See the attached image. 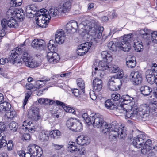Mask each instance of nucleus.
Listing matches in <instances>:
<instances>
[{"instance_id":"ddd939ff","label":"nucleus","mask_w":157,"mask_h":157,"mask_svg":"<svg viewBox=\"0 0 157 157\" xmlns=\"http://www.w3.org/2000/svg\"><path fill=\"white\" fill-rule=\"evenodd\" d=\"M109 62H108V61H107L105 62L104 60L100 61L99 63L96 62L95 63L94 65H96L97 66V67H94V71H93L92 72V75H93L94 74H95L98 73L101 75V71H104L108 69H109V65H108V64L109 63Z\"/></svg>"},{"instance_id":"5701e85b","label":"nucleus","mask_w":157,"mask_h":157,"mask_svg":"<svg viewBox=\"0 0 157 157\" xmlns=\"http://www.w3.org/2000/svg\"><path fill=\"white\" fill-rule=\"evenodd\" d=\"M78 27V25L77 22L74 20L71 21L67 23L66 27V30L69 33H71L76 31Z\"/></svg>"},{"instance_id":"7ed1b4c3","label":"nucleus","mask_w":157,"mask_h":157,"mask_svg":"<svg viewBox=\"0 0 157 157\" xmlns=\"http://www.w3.org/2000/svg\"><path fill=\"white\" fill-rule=\"evenodd\" d=\"M88 21L86 26V32L94 39L101 38L103 31V27L101 26H98L94 21L88 20Z\"/></svg>"},{"instance_id":"4c0bfd02","label":"nucleus","mask_w":157,"mask_h":157,"mask_svg":"<svg viewBox=\"0 0 157 157\" xmlns=\"http://www.w3.org/2000/svg\"><path fill=\"white\" fill-rule=\"evenodd\" d=\"M101 56L103 59H105V60L108 62H111L113 58L111 55L108 53L107 51H103L101 53Z\"/></svg>"},{"instance_id":"f8f14e48","label":"nucleus","mask_w":157,"mask_h":157,"mask_svg":"<svg viewBox=\"0 0 157 157\" xmlns=\"http://www.w3.org/2000/svg\"><path fill=\"white\" fill-rule=\"evenodd\" d=\"M2 27L3 29H6L8 27L10 28H16L18 26V24L13 17H8L6 19L3 18L1 21Z\"/></svg>"},{"instance_id":"58836bf2","label":"nucleus","mask_w":157,"mask_h":157,"mask_svg":"<svg viewBox=\"0 0 157 157\" xmlns=\"http://www.w3.org/2000/svg\"><path fill=\"white\" fill-rule=\"evenodd\" d=\"M151 147L149 146L143 145V148L141 149V152L144 154H147L148 156H150V153L151 152Z\"/></svg>"},{"instance_id":"c85d7f7f","label":"nucleus","mask_w":157,"mask_h":157,"mask_svg":"<svg viewBox=\"0 0 157 157\" xmlns=\"http://www.w3.org/2000/svg\"><path fill=\"white\" fill-rule=\"evenodd\" d=\"M23 126H26L25 129L28 130L29 132L33 133L35 130V127L34 126L32 122H29L28 121H24L23 122Z\"/></svg>"},{"instance_id":"c9c22d12","label":"nucleus","mask_w":157,"mask_h":157,"mask_svg":"<svg viewBox=\"0 0 157 157\" xmlns=\"http://www.w3.org/2000/svg\"><path fill=\"white\" fill-rule=\"evenodd\" d=\"M40 63H37L34 60L31 59H29L28 62H26L25 65L29 67L34 68L38 66Z\"/></svg>"},{"instance_id":"338daca9","label":"nucleus","mask_w":157,"mask_h":157,"mask_svg":"<svg viewBox=\"0 0 157 157\" xmlns=\"http://www.w3.org/2000/svg\"><path fill=\"white\" fill-rule=\"evenodd\" d=\"M78 149H79V150H77V152H78L80 155H84L86 152L85 148L83 147L82 146L79 147Z\"/></svg>"},{"instance_id":"37998d69","label":"nucleus","mask_w":157,"mask_h":157,"mask_svg":"<svg viewBox=\"0 0 157 157\" xmlns=\"http://www.w3.org/2000/svg\"><path fill=\"white\" fill-rule=\"evenodd\" d=\"M22 2V0H11L10 5L11 7H17L21 5Z\"/></svg>"},{"instance_id":"7c9ffc66","label":"nucleus","mask_w":157,"mask_h":157,"mask_svg":"<svg viewBox=\"0 0 157 157\" xmlns=\"http://www.w3.org/2000/svg\"><path fill=\"white\" fill-rule=\"evenodd\" d=\"M140 90L141 94L145 96L150 95L152 92V88L146 85L142 86Z\"/></svg>"},{"instance_id":"f03ea898","label":"nucleus","mask_w":157,"mask_h":157,"mask_svg":"<svg viewBox=\"0 0 157 157\" xmlns=\"http://www.w3.org/2000/svg\"><path fill=\"white\" fill-rule=\"evenodd\" d=\"M150 109L154 111H157L156 103H151L150 106L147 105H141L138 107V111H135L134 113H128L127 116L129 117H131L133 120L140 119L145 121L149 116Z\"/></svg>"},{"instance_id":"412c9836","label":"nucleus","mask_w":157,"mask_h":157,"mask_svg":"<svg viewBox=\"0 0 157 157\" xmlns=\"http://www.w3.org/2000/svg\"><path fill=\"white\" fill-rule=\"evenodd\" d=\"M49 62L51 63L55 64L60 60V57L59 55L56 52H49L48 53L47 56Z\"/></svg>"},{"instance_id":"603ef678","label":"nucleus","mask_w":157,"mask_h":157,"mask_svg":"<svg viewBox=\"0 0 157 157\" xmlns=\"http://www.w3.org/2000/svg\"><path fill=\"white\" fill-rule=\"evenodd\" d=\"M108 48L110 50L115 51L116 50L117 46L113 41H110L107 45Z\"/></svg>"},{"instance_id":"2f4dec72","label":"nucleus","mask_w":157,"mask_h":157,"mask_svg":"<svg viewBox=\"0 0 157 157\" xmlns=\"http://www.w3.org/2000/svg\"><path fill=\"white\" fill-rule=\"evenodd\" d=\"M49 134L48 131H43L39 134V139L43 141H47L49 139Z\"/></svg>"},{"instance_id":"e433bc0d","label":"nucleus","mask_w":157,"mask_h":157,"mask_svg":"<svg viewBox=\"0 0 157 157\" xmlns=\"http://www.w3.org/2000/svg\"><path fill=\"white\" fill-rule=\"evenodd\" d=\"M114 103L111 99L106 100L105 103V106L108 109L111 110H114L115 105Z\"/></svg>"},{"instance_id":"052dcab7","label":"nucleus","mask_w":157,"mask_h":157,"mask_svg":"<svg viewBox=\"0 0 157 157\" xmlns=\"http://www.w3.org/2000/svg\"><path fill=\"white\" fill-rule=\"evenodd\" d=\"M25 11L27 14H34L35 13L34 10L32 9V7L29 6H27L25 10Z\"/></svg>"},{"instance_id":"bb28decb","label":"nucleus","mask_w":157,"mask_h":157,"mask_svg":"<svg viewBox=\"0 0 157 157\" xmlns=\"http://www.w3.org/2000/svg\"><path fill=\"white\" fill-rule=\"evenodd\" d=\"M56 103L57 105L62 106L66 112L71 113L72 114L75 113V109L69 107L67 105L57 100L56 101Z\"/></svg>"},{"instance_id":"8fccbe9b","label":"nucleus","mask_w":157,"mask_h":157,"mask_svg":"<svg viewBox=\"0 0 157 157\" xmlns=\"http://www.w3.org/2000/svg\"><path fill=\"white\" fill-rule=\"evenodd\" d=\"M22 58V59L23 61V62H22V63H24L25 65L26 62H28V61L31 59L29 55L26 52H24L23 53Z\"/></svg>"},{"instance_id":"4d7b16f0","label":"nucleus","mask_w":157,"mask_h":157,"mask_svg":"<svg viewBox=\"0 0 157 157\" xmlns=\"http://www.w3.org/2000/svg\"><path fill=\"white\" fill-rule=\"evenodd\" d=\"M146 78L148 83L150 84H153L155 82L156 80V75L151 76H149L148 78L147 76H146Z\"/></svg>"},{"instance_id":"2eb2a0df","label":"nucleus","mask_w":157,"mask_h":157,"mask_svg":"<svg viewBox=\"0 0 157 157\" xmlns=\"http://www.w3.org/2000/svg\"><path fill=\"white\" fill-rule=\"evenodd\" d=\"M130 80L133 84L138 85L142 82L141 74L138 71H132L130 73Z\"/></svg>"},{"instance_id":"3c124183","label":"nucleus","mask_w":157,"mask_h":157,"mask_svg":"<svg viewBox=\"0 0 157 157\" xmlns=\"http://www.w3.org/2000/svg\"><path fill=\"white\" fill-rule=\"evenodd\" d=\"M126 64L130 68H133L136 65V62L133 60H129L126 62Z\"/></svg>"},{"instance_id":"cd10ccee","label":"nucleus","mask_w":157,"mask_h":157,"mask_svg":"<svg viewBox=\"0 0 157 157\" xmlns=\"http://www.w3.org/2000/svg\"><path fill=\"white\" fill-rule=\"evenodd\" d=\"M71 6V2L70 1H67L64 2L62 6L59 8L61 13H65L69 11Z\"/></svg>"},{"instance_id":"9b49d317","label":"nucleus","mask_w":157,"mask_h":157,"mask_svg":"<svg viewBox=\"0 0 157 157\" xmlns=\"http://www.w3.org/2000/svg\"><path fill=\"white\" fill-rule=\"evenodd\" d=\"M122 85L121 80L115 76H112L109 79L108 83V86L109 89L111 90L115 91L118 90Z\"/></svg>"},{"instance_id":"423d86ee","label":"nucleus","mask_w":157,"mask_h":157,"mask_svg":"<svg viewBox=\"0 0 157 157\" xmlns=\"http://www.w3.org/2000/svg\"><path fill=\"white\" fill-rule=\"evenodd\" d=\"M133 100L134 99L133 98L127 95H124L121 97V100H122V101L121 102L126 105H127V106L130 108V109H132L133 110H131L130 112L126 113V116L127 117L131 119H132L131 117H129L127 116L128 113H135V111H138V107H137V104L135 103Z\"/></svg>"},{"instance_id":"39448f33","label":"nucleus","mask_w":157,"mask_h":157,"mask_svg":"<svg viewBox=\"0 0 157 157\" xmlns=\"http://www.w3.org/2000/svg\"><path fill=\"white\" fill-rule=\"evenodd\" d=\"M47 10L45 9H42L36 13V18L38 17L36 20V22L37 25L42 28L47 27L49 22L50 19L47 18Z\"/></svg>"},{"instance_id":"f704fd0d","label":"nucleus","mask_w":157,"mask_h":157,"mask_svg":"<svg viewBox=\"0 0 157 157\" xmlns=\"http://www.w3.org/2000/svg\"><path fill=\"white\" fill-rule=\"evenodd\" d=\"M38 101L40 104L44 105H51L53 104L54 103V101L44 98L39 99Z\"/></svg>"},{"instance_id":"774afa93","label":"nucleus","mask_w":157,"mask_h":157,"mask_svg":"<svg viewBox=\"0 0 157 157\" xmlns=\"http://www.w3.org/2000/svg\"><path fill=\"white\" fill-rule=\"evenodd\" d=\"M154 71H152L151 69H149L147 70L146 72V77L147 76V77L148 78L149 76L155 75L154 74Z\"/></svg>"},{"instance_id":"20e7f679","label":"nucleus","mask_w":157,"mask_h":157,"mask_svg":"<svg viewBox=\"0 0 157 157\" xmlns=\"http://www.w3.org/2000/svg\"><path fill=\"white\" fill-rule=\"evenodd\" d=\"M134 36L133 34L130 33L121 37V41L117 43V47L124 52L129 51L131 49L130 42L133 40Z\"/></svg>"},{"instance_id":"c756f323","label":"nucleus","mask_w":157,"mask_h":157,"mask_svg":"<svg viewBox=\"0 0 157 157\" xmlns=\"http://www.w3.org/2000/svg\"><path fill=\"white\" fill-rule=\"evenodd\" d=\"M45 42L41 39H35L32 41L31 45L34 48H38L43 47L44 45Z\"/></svg>"},{"instance_id":"f257e3e1","label":"nucleus","mask_w":157,"mask_h":157,"mask_svg":"<svg viewBox=\"0 0 157 157\" xmlns=\"http://www.w3.org/2000/svg\"><path fill=\"white\" fill-rule=\"evenodd\" d=\"M101 128L103 133H109V138L111 140H113L118 137L123 140L126 135L124 130V126L118 124L116 121L109 124L104 121Z\"/></svg>"},{"instance_id":"f3484780","label":"nucleus","mask_w":157,"mask_h":157,"mask_svg":"<svg viewBox=\"0 0 157 157\" xmlns=\"http://www.w3.org/2000/svg\"><path fill=\"white\" fill-rule=\"evenodd\" d=\"M92 44L89 42L81 44L78 47L77 53L80 56H83L87 53L91 47Z\"/></svg>"},{"instance_id":"5fc2aeb1","label":"nucleus","mask_w":157,"mask_h":157,"mask_svg":"<svg viewBox=\"0 0 157 157\" xmlns=\"http://www.w3.org/2000/svg\"><path fill=\"white\" fill-rule=\"evenodd\" d=\"M111 99L113 102L117 101L119 100L120 98V95L117 93H115L112 94L111 96Z\"/></svg>"},{"instance_id":"aec40b11","label":"nucleus","mask_w":157,"mask_h":157,"mask_svg":"<svg viewBox=\"0 0 157 157\" xmlns=\"http://www.w3.org/2000/svg\"><path fill=\"white\" fill-rule=\"evenodd\" d=\"M65 36L64 32L62 29L58 30L55 35L56 42L59 44H62L64 42Z\"/></svg>"},{"instance_id":"69168bd1","label":"nucleus","mask_w":157,"mask_h":157,"mask_svg":"<svg viewBox=\"0 0 157 157\" xmlns=\"http://www.w3.org/2000/svg\"><path fill=\"white\" fill-rule=\"evenodd\" d=\"M117 75H115L113 76L116 77V78L120 79L123 77L124 76V74L123 71L121 69H120L119 71H118L117 72Z\"/></svg>"},{"instance_id":"680f3d73","label":"nucleus","mask_w":157,"mask_h":157,"mask_svg":"<svg viewBox=\"0 0 157 157\" xmlns=\"http://www.w3.org/2000/svg\"><path fill=\"white\" fill-rule=\"evenodd\" d=\"M50 80L49 78H47L44 80H37L36 82V83L37 85V86L40 87L42 84H40V82H43L45 84L46 82L49 81Z\"/></svg>"},{"instance_id":"0eeeda50","label":"nucleus","mask_w":157,"mask_h":157,"mask_svg":"<svg viewBox=\"0 0 157 157\" xmlns=\"http://www.w3.org/2000/svg\"><path fill=\"white\" fill-rule=\"evenodd\" d=\"M90 117H91L90 124L94 128H101L105 121L103 116L99 113L94 112L91 113Z\"/></svg>"},{"instance_id":"a19ab883","label":"nucleus","mask_w":157,"mask_h":157,"mask_svg":"<svg viewBox=\"0 0 157 157\" xmlns=\"http://www.w3.org/2000/svg\"><path fill=\"white\" fill-rule=\"evenodd\" d=\"M77 83L78 86L79 87L82 92H84L85 84L84 81L81 78H79L77 80Z\"/></svg>"},{"instance_id":"864d4df0","label":"nucleus","mask_w":157,"mask_h":157,"mask_svg":"<svg viewBox=\"0 0 157 157\" xmlns=\"http://www.w3.org/2000/svg\"><path fill=\"white\" fill-rule=\"evenodd\" d=\"M88 21V20H85L83 21L82 22L78 25V27L79 29H83L85 31V33H87V32H86V26L87 25V23Z\"/></svg>"},{"instance_id":"393cba45","label":"nucleus","mask_w":157,"mask_h":157,"mask_svg":"<svg viewBox=\"0 0 157 157\" xmlns=\"http://www.w3.org/2000/svg\"><path fill=\"white\" fill-rule=\"evenodd\" d=\"M77 143L78 144L83 145L87 144L90 142V140L88 137L83 135L78 136L76 139Z\"/></svg>"},{"instance_id":"0e129e2a","label":"nucleus","mask_w":157,"mask_h":157,"mask_svg":"<svg viewBox=\"0 0 157 157\" xmlns=\"http://www.w3.org/2000/svg\"><path fill=\"white\" fill-rule=\"evenodd\" d=\"M32 93V92L31 91H29L27 94L26 95L25 97L24 103H23V105L24 106H25L26 104L28 99L30 97Z\"/></svg>"},{"instance_id":"72a5a7b5","label":"nucleus","mask_w":157,"mask_h":157,"mask_svg":"<svg viewBox=\"0 0 157 157\" xmlns=\"http://www.w3.org/2000/svg\"><path fill=\"white\" fill-rule=\"evenodd\" d=\"M134 47L135 49V50L137 52H140L143 49V46L140 42L139 41V39H136L133 40Z\"/></svg>"},{"instance_id":"9d476101","label":"nucleus","mask_w":157,"mask_h":157,"mask_svg":"<svg viewBox=\"0 0 157 157\" xmlns=\"http://www.w3.org/2000/svg\"><path fill=\"white\" fill-rule=\"evenodd\" d=\"M22 53V49L20 48L17 47L15 51L12 50L11 52L10 55L9 56L8 58L9 62L13 64L17 63L18 66H20L22 64V61L20 59L17 61L18 56L20 55Z\"/></svg>"},{"instance_id":"a878e982","label":"nucleus","mask_w":157,"mask_h":157,"mask_svg":"<svg viewBox=\"0 0 157 157\" xmlns=\"http://www.w3.org/2000/svg\"><path fill=\"white\" fill-rule=\"evenodd\" d=\"M10 104L7 101L3 102L0 103V113H5L9 111L11 108Z\"/></svg>"},{"instance_id":"dca6fc26","label":"nucleus","mask_w":157,"mask_h":157,"mask_svg":"<svg viewBox=\"0 0 157 157\" xmlns=\"http://www.w3.org/2000/svg\"><path fill=\"white\" fill-rule=\"evenodd\" d=\"M29 148L30 154L32 155L30 157H40L43 154L42 148L36 144L32 145Z\"/></svg>"},{"instance_id":"473e14b6","label":"nucleus","mask_w":157,"mask_h":157,"mask_svg":"<svg viewBox=\"0 0 157 157\" xmlns=\"http://www.w3.org/2000/svg\"><path fill=\"white\" fill-rule=\"evenodd\" d=\"M139 33L144 39H147L148 37H150L151 32L147 28L141 29L139 31Z\"/></svg>"},{"instance_id":"a211bd4d","label":"nucleus","mask_w":157,"mask_h":157,"mask_svg":"<svg viewBox=\"0 0 157 157\" xmlns=\"http://www.w3.org/2000/svg\"><path fill=\"white\" fill-rule=\"evenodd\" d=\"M114 110L120 113H125V116H126V113L129 112L131 110H132V109H130V108L127 105L124 104L121 102H119L117 104V105H115V108Z\"/></svg>"},{"instance_id":"6e6552de","label":"nucleus","mask_w":157,"mask_h":157,"mask_svg":"<svg viewBox=\"0 0 157 157\" xmlns=\"http://www.w3.org/2000/svg\"><path fill=\"white\" fill-rule=\"evenodd\" d=\"M66 125L70 129L76 132H80L82 130V123L75 118L69 119L67 121Z\"/></svg>"},{"instance_id":"6e6d98bb","label":"nucleus","mask_w":157,"mask_h":157,"mask_svg":"<svg viewBox=\"0 0 157 157\" xmlns=\"http://www.w3.org/2000/svg\"><path fill=\"white\" fill-rule=\"evenodd\" d=\"M82 118L85 121L86 123L89 125L90 124L91 117H89L86 113H85L82 115Z\"/></svg>"},{"instance_id":"ea45409f","label":"nucleus","mask_w":157,"mask_h":157,"mask_svg":"<svg viewBox=\"0 0 157 157\" xmlns=\"http://www.w3.org/2000/svg\"><path fill=\"white\" fill-rule=\"evenodd\" d=\"M78 147L74 143L72 142L69 144L68 145V148L71 152H77V150H79V149H78Z\"/></svg>"},{"instance_id":"a18cd8bd","label":"nucleus","mask_w":157,"mask_h":157,"mask_svg":"<svg viewBox=\"0 0 157 157\" xmlns=\"http://www.w3.org/2000/svg\"><path fill=\"white\" fill-rule=\"evenodd\" d=\"M49 134L51 138H57L60 135V132L59 131L55 130L51 131Z\"/></svg>"},{"instance_id":"4468645a","label":"nucleus","mask_w":157,"mask_h":157,"mask_svg":"<svg viewBox=\"0 0 157 157\" xmlns=\"http://www.w3.org/2000/svg\"><path fill=\"white\" fill-rule=\"evenodd\" d=\"M146 140L145 135L144 133H142L138 135L136 137L134 138L132 143L135 147L139 148L141 147Z\"/></svg>"},{"instance_id":"13d9d810","label":"nucleus","mask_w":157,"mask_h":157,"mask_svg":"<svg viewBox=\"0 0 157 157\" xmlns=\"http://www.w3.org/2000/svg\"><path fill=\"white\" fill-rule=\"evenodd\" d=\"M5 137V136H3L0 139V149L5 146L7 144V141Z\"/></svg>"},{"instance_id":"e2e57ef3","label":"nucleus","mask_w":157,"mask_h":157,"mask_svg":"<svg viewBox=\"0 0 157 157\" xmlns=\"http://www.w3.org/2000/svg\"><path fill=\"white\" fill-rule=\"evenodd\" d=\"M52 146L53 149L56 150H59L63 147V145L52 143Z\"/></svg>"},{"instance_id":"6ab92c4d","label":"nucleus","mask_w":157,"mask_h":157,"mask_svg":"<svg viewBox=\"0 0 157 157\" xmlns=\"http://www.w3.org/2000/svg\"><path fill=\"white\" fill-rule=\"evenodd\" d=\"M39 109L36 107L32 108L29 111L28 115L32 120L36 121L38 120Z\"/></svg>"},{"instance_id":"c03bdc74","label":"nucleus","mask_w":157,"mask_h":157,"mask_svg":"<svg viewBox=\"0 0 157 157\" xmlns=\"http://www.w3.org/2000/svg\"><path fill=\"white\" fill-rule=\"evenodd\" d=\"M5 116L7 118L10 119H12L16 116V113L13 110H10L9 112H7Z\"/></svg>"},{"instance_id":"de8ad7c7","label":"nucleus","mask_w":157,"mask_h":157,"mask_svg":"<svg viewBox=\"0 0 157 157\" xmlns=\"http://www.w3.org/2000/svg\"><path fill=\"white\" fill-rule=\"evenodd\" d=\"M109 71L112 73H116L119 71L120 69L118 66L115 65L109 66Z\"/></svg>"},{"instance_id":"1a4fd4ad","label":"nucleus","mask_w":157,"mask_h":157,"mask_svg":"<svg viewBox=\"0 0 157 157\" xmlns=\"http://www.w3.org/2000/svg\"><path fill=\"white\" fill-rule=\"evenodd\" d=\"M66 125L70 129L76 132H80L82 130V123L75 118L69 119L67 121Z\"/></svg>"},{"instance_id":"bf43d9fd","label":"nucleus","mask_w":157,"mask_h":157,"mask_svg":"<svg viewBox=\"0 0 157 157\" xmlns=\"http://www.w3.org/2000/svg\"><path fill=\"white\" fill-rule=\"evenodd\" d=\"M151 34L152 41L155 43H157V32L154 31Z\"/></svg>"},{"instance_id":"4be33fe9","label":"nucleus","mask_w":157,"mask_h":157,"mask_svg":"<svg viewBox=\"0 0 157 157\" xmlns=\"http://www.w3.org/2000/svg\"><path fill=\"white\" fill-rule=\"evenodd\" d=\"M47 17L50 19L51 17H55L59 16L60 13H62L60 10L59 8H56L55 7H51L49 11H47Z\"/></svg>"},{"instance_id":"79ce46f5","label":"nucleus","mask_w":157,"mask_h":157,"mask_svg":"<svg viewBox=\"0 0 157 157\" xmlns=\"http://www.w3.org/2000/svg\"><path fill=\"white\" fill-rule=\"evenodd\" d=\"M14 13L15 16L19 21H21L23 20L24 14L21 10H18L17 11L15 12Z\"/></svg>"},{"instance_id":"09e8293b","label":"nucleus","mask_w":157,"mask_h":157,"mask_svg":"<svg viewBox=\"0 0 157 157\" xmlns=\"http://www.w3.org/2000/svg\"><path fill=\"white\" fill-rule=\"evenodd\" d=\"M57 42H55L54 40H50L48 45V48L49 50H52L53 48V50L54 49V48H56L57 46Z\"/></svg>"},{"instance_id":"49530a36","label":"nucleus","mask_w":157,"mask_h":157,"mask_svg":"<svg viewBox=\"0 0 157 157\" xmlns=\"http://www.w3.org/2000/svg\"><path fill=\"white\" fill-rule=\"evenodd\" d=\"M18 128V124L15 122H12L9 124V128L13 132H16Z\"/></svg>"},{"instance_id":"b1692460","label":"nucleus","mask_w":157,"mask_h":157,"mask_svg":"<svg viewBox=\"0 0 157 157\" xmlns=\"http://www.w3.org/2000/svg\"><path fill=\"white\" fill-rule=\"evenodd\" d=\"M93 85L94 90L99 91L101 90L102 87V81L100 79L96 78L93 80Z\"/></svg>"}]
</instances>
